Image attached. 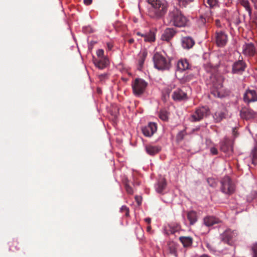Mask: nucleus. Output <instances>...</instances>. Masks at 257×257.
Segmentation results:
<instances>
[{"label":"nucleus","instance_id":"obj_9","mask_svg":"<svg viewBox=\"0 0 257 257\" xmlns=\"http://www.w3.org/2000/svg\"><path fill=\"white\" fill-rule=\"evenodd\" d=\"M242 53L247 56H253L256 53V49L253 44L245 43L242 46Z\"/></svg>","mask_w":257,"mask_h":257},{"label":"nucleus","instance_id":"obj_17","mask_svg":"<svg viewBox=\"0 0 257 257\" xmlns=\"http://www.w3.org/2000/svg\"><path fill=\"white\" fill-rule=\"evenodd\" d=\"M180 226L178 224H169L164 228L165 232L167 234H173L176 232L179 231Z\"/></svg>","mask_w":257,"mask_h":257},{"label":"nucleus","instance_id":"obj_18","mask_svg":"<svg viewBox=\"0 0 257 257\" xmlns=\"http://www.w3.org/2000/svg\"><path fill=\"white\" fill-rule=\"evenodd\" d=\"M220 222L218 218L213 216H207L204 218V223L206 226H210Z\"/></svg>","mask_w":257,"mask_h":257},{"label":"nucleus","instance_id":"obj_35","mask_svg":"<svg viewBox=\"0 0 257 257\" xmlns=\"http://www.w3.org/2000/svg\"><path fill=\"white\" fill-rule=\"evenodd\" d=\"M224 113H214V115H213V117L215 119L216 121H220Z\"/></svg>","mask_w":257,"mask_h":257},{"label":"nucleus","instance_id":"obj_4","mask_svg":"<svg viewBox=\"0 0 257 257\" xmlns=\"http://www.w3.org/2000/svg\"><path fill=\"white\" fill-rule=\"evenodd\" d=\"M155 68L158 70H168L170 67V62L159 53H156L153 57Z\"/></svg>","mask_w":257,"mask_h":257},{"label":"nucleus","instance_id":"obj_38","mask_svg":"<svg viewBox=\"0 0 257 257\" xmlns=\"http://www.w3.org/2000/svg\"><path fill=\"white\" fill-rule=\"evenodd\" d=\"M159 117L163 121H167L168 118V116L167 113H159Z\"/></svg>","mask_w":257,"mask_h":257},{"label":"nucleus","instance_id":"obj_21","mask_svg":"<svg viewBox=\"0 0 257 257\" xmlns=\"http://www.w3.org/2000/svg\"><path fill=\"white\" fill-rule=\"evenodd\" d=\"M94 65L99 69H103L105 68L107 65V61L105 59H95L93 60Z\"/></svg>","mask_w":257,"mask_h":257},{"label":"nucleus","instance_id":"obj_55","mask_svg":"<svg viewBox=\"0 0 257 257\" xmlns=\"http://www.w3.org/2000/svg\"><path fill=\"white\" fill-rule=\"evenodd\" d=\"M186 80H190V79H191V77H190V78H188L187 77H186Z\"/></svg>","mask_w":257,"mask_h":257},{"label":"nucleus","instance_id":"obj_57","mask_svg":"<svg viewBox=\"0 0 257 257\" xmlns=\"http://www.w3.org/2000/svg\"><path fill=\"white\" fill-rule=\"evenodd\" d=\"M233 133L235 132V128H233Z\"/></svg>","mask_w":257,"mask_h":257},{"label":"nucleus","instance_id":"obj_37","mask_svg":"<svg viewBox=\"0 0 257 257\" xmlns=\"http://www.w3.org/2000/svg\"><path fill=\"white\" fill-rule=\"evenodd\" d=\"M251 249L253 253L252 257H257V243L254 244L252 245Z\"/></svg>","mask_w":257,"mask_h":257},{"label":"nucleus","instance_id":"obj_14","mask_svg":"<svg viewBox=\"0 0 257 257\" xmlns=\"http://www.w3.org/2000/svg\"><path fill=\"white\" fill-rule=\"evenodd\" d=\"M176 34V31L173 28H167L164 31L162 36L161 39L163 41L169 42L174 36Z\"/></svg>","mask_w":257,"mask_h":257},{"label":"nucleus","instance_id":"obj_46","mask_svg":"<svg viewBox=\"0 0 257 257\" xmlns=\"http://www.w3.org/2000/svg\"><path fill=\"white\" fill-rule=\"evenodd\" d=\"M84 4L86 5H90L92 3V0H83Z\"/></svg>","mask_w":257,"mask_h":257},{"label":"nucleus","instance_id":"obj_32","mask_svg":"<svg viewBox=\"0 0 257 257\" xmlns=\"http://www.w3.org/2000/svg\"><path fill=\"white\" fill-rule=\"evenodd\" d=\"M255 113H240V116L242 119H249L252 118Z\"/></svg>","mask_w":257,"mask_h":257},{"label":"nucleus","instance_id":"obj_39","mask_svg":"<svg viewBox=\"0 0 257 257\" xmlns=\"http://www.w3.org/2000/svg\"><path fill=\"white\" fill-rule=\"evenodd\" d=\"M96 54L99 59H102L104 55V51L102 49H99L96 52Z\"/></svg>","mask_w":257,"mask_h":257},{"label":"nucleus","instance_id":"obj_43","mask_svg":"<svg viewBox=\"0 0 257 257\" xmlns=\"http://www.w3.org/2000/svg\"><path fill=\"white\" fill-rule=\"evenodd\" d=\"M120 211H124L126 216L128 215V209L125 206H122L120 208Z\"/></svg>","mask_w":257,"mask_h":257},{"label":"nucleus","instance_id":"obj_5","mask_svg":"<svg viewBox=\"0 0 257 257\" xmlns=\"http://www.w3.org/2000/svg\"><path fill=\"white\" fill-rule=\"evenodd\" d=\"M147 85V83L143 79L136 78L132 84L134 94L137 96L141 95L144 93Z\"/></svg>","mask_w":257,"mask_h":257},{"label":"nucleus","instance_id":"obj_27","mask_svg":"<svg viewBox=\"0 0 257 257\" xmlns=\"http://www.w3.org/2000/svg\"><path fill=\"white\" fill-rule=\"evenodd\" d=\"M180 240L185 247H187L192 244V239L189 237L182 236L180 237Z\"/></svg>","mask_w":257,"mask_h":257},{"label":"nucleus","instance_id":"obj_36","mask_svg":"<svg viewBox=\"0 0 257 257\" xmlns=\"http://www.w3.org/2000/svg\"><path fill=\"white\" fill-rule=\"evenodd\" d=\"M221 149L223 152H232V149L231 147H229L227 148H226L225 147V144H222L221 146Z\"/></svg>","mask_w":257,"mask_h":257},{"label":"nucleus","instance_id":"obj_52","mask_svg":"<svg viewBox=\"0 0 257 257\" xmlns=\"http://www.w3.org/2000/svg\"><path fill=\"white\" fill-rule=\"evenodd\" d=\"M136 199L137 200V202H138V204H140L141 203V201H139V199H138V197H136Z\"/></svg>","mask_w":257,"mask_h":257},{"label":"nucleus","instance_id":"obj_58","mask_svg":"<svg viewBox=\"0 0 257 257\" xmlns=\"http://www.w3.org/2000/svg\"><path fill=\"white\" fill-rule=\"evenodd\" d=\"M97 90H98V92H100V90L98 89Z\"/></svg>","mask_w":257,"mask_h":257},{"label":"nucleus","instance_id":"obj_20","mask_svg":"<svg viewBox=\"0 0 257 257\" xmlns=\"http://www.w3.org/2000/svg\"><path fill=\"white\" fill-rule=\"evenodd\" d=\"M245 65L242 61H238L235 62L233 65L232 72L233 73H238L240 71H243L244 70Z\"/></svg>","mask_w":257,"mask_h":257},{"label":"nucleus","instance_id":"obj_26","mask_svg":"<svg viewBox=\"0 0 257 257\" xmlns=\"http://www.w3.org/2000/svg\"><path fill=\"white\" fill-rule=\"evenodd\" d=\"M147 55V52L146 51H143L140 53L138 63L140 68H142L143 67Z\"/></svg>","mask_w":257,"mask_h":257},{"label":"nucleus","instance_id":"obj_10","mask_svg":"<svg viewBox=\"0 0 257 257\" xmlns=\"http://www.w3.org/2000/svg\"><path fill=\"white\" fill-rule=\"evenodd\" d=\"M243 100L246 103L257 101V93L255 90L247 89L243 95Z\"/></svg>","mask_w":257,"mask_h":257},{"label":"nucleus","instance_id":"obj_33","mask_svg":"<svg viewBox=\"0 0 257 257\" xmlns=\"http://www.w3.org/2000/svg\"><path fill=\"white\" fill-rule=\"evenodd\" d=\"M207 3L210 8H213L217 5L218 0H207Z\"/></svg>","mask_w":257,"mask_h":257},{"label":"nucleus","instance_id":"obj_25","mask_svg":"<svg viewBox=\"0 0 257 257\" xmlns=\"http://www.w3.org/2000/svg\"><path fill=\"white\" fill-rule=\"evenodd\" d=\"M240 5L248 12L249 16L252 14V10L248 0H240Z\"/></svg>","mask_w":257,"mask_h":257},{"label":"nucleus","instance_id":"obj_30","mask_svg":"<svg viewBox=\"0 0 257 257\" xmlns=\"http://www.w3.org/2000/svg\"><path fill=\"white\" fill-rule=\"evenodd\" d=\"M203 113H193L191 116V121H198L203 117Z\"/></svg>","mask_w":257,"mask_h":257},{"label":"nucleus","instance_id":"obj_19","mask_svg":"<svg viewBox=\"0 0 257 257\" xmlns=\"http://www.w3.org/2000/svg\"><path fill=\"white\" fill-rule=\"evenodd\" d=\"M194 40L190 37H184L182 39V45L183 48L190 49L194 45Z\"/></svg>","mask_w":257,"mask_h":257},{"label":"nucleus","instance_id":"obj_16","mask_svg":"<svg viewBox=\"0 0 257 257\" xmlns=\"http://www.w3.org/2000/svg\"><path fill=\"white\" fill-rule=\"evenodd\" d=\"M138 36H141L144 38V41L150 43L153 42L156 40L155 34L153 32L150 31L148 33L141 34L140 32H137Z\"/></svg>","mask_w":257,"mask_h":257},{"label":"nucleus","instance_id":"obj_40","mask_svg":"<svg viewBox=\"0 0 257 257\" xmlns=\"http://www.w3.org/2000/svg\"><path fill=\"white\" fill-rule=\"evenodd\" d=\"M98 78L100 80V81H103L105 79H106L107 78V75L106 74H102L98 75Z\"/></svg>","mask_w":257,"mask_h":257},{"label":"nucleus","instance_id":"obj_15","mask_svg":"<svg viewBox=\"0 0 257 257\" xmlns=\"http://www.w3.org/2000/svg\"><path fill=\"white\" fill-rule=\"evenodd\" d=\"M166 185L167 183L166 180L164 178H161L155 185L156 191L160 194L164 193Z\"/></svg>","mask_w":257,"mask_h":257},{"label":"nucleus","instance_id":"obj_8","mask_svg":"<svg viewBox=\"0 0 257 257\" xmlns=\"http://www.w3.org/2000/svg\"><path fill=\"white\" fill-rule=\"evenodd\" d=\"M237 235V233L235 231H231L228 229L226 230L223 233L220 235V238L222 241L231 244L232 243V240Z\"/></svg>","mask_w":257,"mask_h":257},{"label":"nucleus","instance_id":"obj_56","mask_svg":"<svg viewBox=\"0 0 257 257\" xmlns=\"http://www.w3.org/2000/svg\"><path fill=\"white\" fill-rule=\"evenodd\" d=\"M240 112H243V113H245L246 112L245 111L243 110V111H241Z\"/></svg>","mask_w":257,"mask_h":257},{"label":"nucleus","instance_id":"obj_45","mask_svg":"<svg viewBox=\"0 0 257 257\" xmlns=\"http://www.w3.org/2000/svg\"><path fill=\"white\" fill-rule=\"evenodd\" d=\"M210 151L212 155H216L218 152L217 150L214 147L211 148Z\"/></svg>","mask_w":257,"mask_h":257},{"label":"nucleus","instance_id":"obj_47","mask_svg":"<svg viewBox=\"0 0 257 257\" xmlns=\"http://www.w3.org/2000/svg\"><path fill=\"white\" fill-rule=\"evenodd\" d=\"M113 44L111 43H107V47L108 50H111L113 47Z\"/></svg>","mask_w":257,"mask_h":257},{"label":"nucleus","instance_id":"obj_54","mask_svg":"<svg viewBox=\"0 0 257 257\" xmlns=\"http://www.w3.org/2000/svg\"><path fill=\"white\" fill-rule=\"evenodd\" d=\"M255 141L257 144V135H256V138L255 139Z\"/></svg>","mask_w":257,"mask_h":257},{"label":"nucleus","instance_id":"obj_22","mask_svg":"<svg viewBox=\"0 0 257 257\" xmlns=\"http://www.w3.org/2000/svg\"><path fill=\"white\" fill-rule=\"evenodd\" d=\"M189 68V64L186 59H181L177 63V68L179 70L183 71Z\"/></svg>","mask_w":257,"mask_h":257},{"label":"nucleus","instance_id":"obj_48","mask_svg":"<svg viewBox=\"0 0 257 257\" xmlns=\"http://www.w3.org/2000/svg\"><path fill=\"white\" fill-rule=\"evenodd\" d=\"M215 22H216V25H217V27H220L221 26L220 24V21L219 20H216L215 21Z\"/></svg>","mask_w":257,"mask_h":257},{"label":"nucleus","instance_id":"obj_1","mask_svg":"<svg viewBox=\"0 0 257 257\" xmlns=\"http://www.w3.org/2000/svg\"><path fill=\"white\" fill-rule=\"evenodd\" d=\"M147 2L151 6L149 10L150 17L159 19L167 13L168 5L166 2L163 0H147Z\"/></svg>","mask_w":257,"mask_h":257},{"label":"nucleus","instance_id":"obj_7","mask_svg":"<svg viewBox=\"0 0 257 257\" xmlns=\"http://www.w3.org/2000/svg\"><path fill=\"white\" fill-rule=\"evenodd\" d=\"M215 42L216 45L220 47L224 46L227 42V35L222 31H218L215 33Z\"/></svg>","mask_w":257,"mask_h":257},{"label":"nucleus","instance_id":"obj_41","mask_svg":"<svg viewBox=\"0 0 257 257\" xmlns=\"http://www.w3.org/2000/svg\"><path fill=\"white\" fill-rule=\"evenodd\" d=\"M125 189L127 192L129 194H132L133 193V190L131 187H130L128 185L126 184Z\"/></svg>","mask_w":257,"mask_h":257},{"label":"nucleus","instance_id":"obj_31","mask_svg":"<svg viewBox=\"0 0 257 257\" xmlns=\"http://www.w3.org/2000/svg\"><path fill=\"white\" fill-rule=\"evenodd\" d=\"M180 7H186L188 5L192 3L194 0H178Z\"/></svg>","mask_w":257,"mask_h":257},{"label":"nucleus","instance_id":"obj_53","mask_svg":"<svg viewBox=\"0 0 257 257\" xmlns=\"http://www.w3.org/2000/svg\"><path fill=\"white\" fill-rule=\"evenodd\" d=\"M200 257H209V256H208L207 255L204 254V255H201Z\"/></svg>","mask_w":257,"mask_h":257},{"label":"nucleus","instance_id":"obj_49","mask_svg":"<svg viewBox=\"0 0 257 257\" xmlns=\"http://www.w3.org/2000/svg\"><path fill=\"white\" fill-rule=\"evenodd\" d=\"M145 221L147 222L148 223H150L151 222V219L150 218H146L145 219Z\"/></svg>","mask_w":257,"mask_h":257},{"label":"nucleus","instance_id":"obj_44","mask_svg":"<svg viewBox=\"0 0 257 257\" xmlns=\"http://www.w3.org/2000/svg\"><path fill=\"white\" fill-rule=\"evenodd\" d=\"M184 132L183 131L180 132L177 135V138L179 140H182L184 137Z\"/></svg>","mask_w":257,"mask_h":257},{"label":"nucleus","instance_id":"obj_2","mask_svg":"<svg viewBox=\"0 0 257 257\" xmlns=\"http://www.w3.org/2000/svg\"><path fill=\"white\" fill-rule=\"evenodd\" d=\"M166 20L168 25L179 28L186 27L189 23L188 19L177 9L169 13Z\"/></svg>","mask_w":257,"mask_h":257},{"label":"nucleus","instance_id":"obj_29","mask_svg":"<svg viewBox=\"0 0 257 257\" xmlns=\"http://www.w3.org/2000/svg\"><path fill=\"white\" fill-rule=\"evenodd\" d=\"M205 70L210 73H214L216 72V68L213 67L210 63H207L204 65Z\"/></svg>","mask_w":257,"mask_h":257},{"label":"nucleus","instance_id":"obj_6","mask_svg":"<svg viewBox=\"0 0 257 257\" xmlns=\"http://www.w3.org/2000/svg\"><path fill=\"white\" fill-rule=\"evenodd\" d=\"M221 189L223 193L228 194L232 193L234 191V184L229 177L226 176L223 178Z\"/></svg>","mask_w":257,"mask_h":257},{"label":"nucleus","instance_id":"obj_51","mask_svg":"<svg viewBox=\"0 0 257 257\" xmlns=\"http://www.w3.org/2000/svg\"><path fill=\"white\" fill-rule=\"evenodd\" d=\"M151 226H148L147 227V231H148V232H150V231H151Z\"/></svg>","mask_w":257,"mask_h":257},{"label":"nucleus","instance_id":"obj_50","mask_svg":"<svg viewBox=\"0 0 257 257\" xmlns=\"http://www.w3.org/2000/svg\"><path fill=\"white\" fill-rule=\"evenodd\" d=\"M128 42L130 44H132L134 43V40L133 39H130L128 40Z\"/></svg>","mask_w":257,"mask_h":257},{"label":"nucleus","instance_id":"obj_3","mask_svg":"<svg viewBox=\"0 0 257 257\" xmlns=\"http://www.w3.org/2000/svg\"><path fill=\"white\" fill-rule=\"evenodd\" d=\"M213 88L212 90V93L215 96L221 97L223 94L221 93L222 83L223 78L222 76L218 74H212L210 76Z\"/></svg>","mask_w":257,"mask_h":257},{"label":"nucleus","instance_id":"obj_13","mask_svg":"<svg viewBox=\"0 0 257 257\" xmlns=\"http://www.w3.org/2000/svg\"><path fill=\"white\" fill-rule=\"evenodd\" d=\"M212 12L207 8V10L205 14H202L199 20H198V24L199 26H202L205 25L206 22H209L211 19Z\"/></svg>","mask_w":257,"mask_h":257},{"label":"nucleus","instance_id":"obj_23","mask_svg":"<svg viewBox=\"0 0 257 257\" xmlns=\"http://www.w3.org/2000/svg\"><path fill=\"white\" fill-rule=\"evenodd\" d=\"M146 150L149 155H154L161 150V147L157 146L149 145L146 147Z\"/></svg>","mask_w":257,"mask_h":257},{"label":"nucleus","instance_id":"obj_42","mask_svg":"<svg viewBox=\"0 0 257 257\" xmlns=\"http://www.w3.org/2000/svg\"><path fill=\"white\" fill-rule=\"evenodd\" d=\"M207 181L211 186L214 187L215 186V182L213 179L209 178Z\"/></svg>","mask_w":257,"mask_h":257},{"label":"nucleus","instance_id":"obj_28","mask_svg":"<svg viewBox=\"0 0 257 257\" xmlns=\"http://www.w3.org/2000/svg\"><path fill=\"white\" fill-rule=\"evenodd\" d=\"M257 198V190L251 191L247 196L246 199L248 202H251Z\"/></svg>","mask_w":257,"mask_h":257},{"label":"nucleus","instance_id":"obj_11","mask_svg":"<svg viewBox=\"0 0 257 257\" xmlns=\"http://www.w3.org/2000/svg\"><path fill=\"white\" fill-rule=\"evenodd\" d=\"M173 99L175 101H183L187 99V93L180 89L175 90L172 95Z\"/></svg>","mask_w":257,"mask_h":257},{"label":"nucleus","instance_id":"obj_12","mask_svg":"<svg viewBox=\"0 0 257 257\" xmlns=\"http://www.w3.org/2000/svg\"><path fill=\"white\" fill-rule=\"evenodd\" d=\"M157 131V125L154 122H150L142 129L143 134L146 137H151Z\"/></svg>","mask_w":257,"mask_h":257},{"label":"nucleus","instance_id":"obj_34","mask_svg":"<svg viewBox=\"0 0 257 257\" xmlns=\"http://www.w3.org/2000/svg\"><path fill=\"white\" fill-rule=\"evenodd\" d=\"M209 110H210L208 107L205 106L199 107L198 109L196 110L195 112H208V111H209Z\"/></svg>","mask_w":257,"mask_h":257},{"label":"nucleus","instance_id":"obj_24","mask_svg":"<svg viewBox=\"0 0 257 257\" xmlns=\"http://www.w3.org/2000/svg\"><path fill=\"white\" fill-rule=\"evenodd\" d=\"M188 219L190 221L191 225L194 224L197 221L196 213L195 211H189L187 214Z\"/></svg>","mask_w":257,"mask_h":257}]
</instances>
